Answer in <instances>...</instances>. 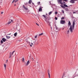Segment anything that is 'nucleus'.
<instances>
[{
	"mask_svg": "<svg viewBox=\"0 0 78 78\" xmlns=\"http://www.w3.org/2000/svg\"><path fill=\"white\" fill-rule=\"evenodd\" d=\"M75 20H74L73 21V25L70 26L69 30L71 33H73V30H74L75 27Z\"/></svg>",
	"mask_w": 78,
	"mask_h": 78,
	"instance_id": "1",
	"label": "nucleus"
},
{
	"mask_svg": "<svg viewBox=\"0 0 78 78\" xmlns=\"http://www.w3.org/2000/svg\"><path fill=\"white\" fill-rule=\"evenodd\" d=\"M42 16H43V17H44V18L45 19V21L47 23H51V22L49 21V20H50V17H48L47 16V18L45 15H43Z\"/></svg>",
	"mask_w": 78,
	"mask_h": 78,
	"instance_id": "2",
	"label": "nucleus"
},
{
	"mask_svg": "<svg viewBox=\"0 0 78 78\" xmlns=\"http://www.w3.org/2000/svg\"><path fill=\"white\" fill-rule=\"evenodd\" d=\"M23 7L24 9H25L26 10H28V6H26L24 5H23Z\"/></svg>",
	"mask_w": 78,
	"mask_h": 78,
	"instance_id": "3",
	"label": "nucleus"
},
{
	"mask_svg": "<svg viewBox=\"0 0 78 78\" xmlns=\"http://www.w3.org/2000/svg\"><path fill=\"white\" fill-rule=\"evenodd\" d=\"M65 23H66V21L64 20H61L60 21V24H65Z\"/></svg>",
	"mask_w": 78,
	"mask_h": 78,
	"instance_id": "4",
	"label": "nucleus"
},
{
	"mask_svg": "<svg viewBox=\"0 0 78 78\" xmlns=\"http://www.w3.org/2000/svg\"><path fill=\"white\" fill-rule=\"evenodd\" d=\"M75 1H78V0H71L69 2L71 3H75Z\"/></svg>",
	"mask_w": 78,
	"mask_h": 78,
	"instance_id": "5",
	"label": "nucleus"
},
{
	"mask_svg": "<svg viewBox=\"0 0 78 78\" xmlns=\"http://www.w3.org/2000/svg\"><path fill=\"white\" fill-rule=\"evenodd\" d=\"M57 2L59 4H61V2H62V1H61V0H58Z\"/></svg>",
	"mask_w": 78,
	"mask_h": 78,
	"instance_id": "6",
	"label": "nucleus"
},
{
	"mask_svg": "<svg viewBox=\"0 0 78 78\" xmlns=\"http://www.w3.org/2000/svg\"><path fill=\"white\" fill-rule=\"evenodd\" d=\"M29 64H30V61H29V60H28L27 62V64H26V66H28Z\"/></svg>",
	"mask_w": 78,
	"mask_h": 78,
	"instance_id": "7",
	"label": "nucleus"
},
{
	"mask_svg": "<svg viewBox=\"0 0 78 78\" xmlns=\"http://www.w3.org/2000/svg\"><path fill=\"white\" fill-rule=\"evenodd\" d=\"M2 40L3 41L5 42L6 41V39L5 38H2Z\"/></svg>",
	"mask_w": 78,
	"mask_h": 78,
	"instance_id": "8",
	"label": "nucleus"
},
{
	"mask_svg": "<svg viewBox=\"0 0 78 78\" xmlns=\"http://www.w3.org/2000/svg\"><path fill=\"white\" fill-rule=\"evenodd\" d=\"M41 77H42V78H44V74L43 73H41V75H40Z\"/></svg>",
	"mask_w": 78,
	"mask_h": 78,
	"instance_id": "9",
	"label": "nucleus"
},
{
	"mask_svg": "<svg viewBox=\"0 0 78 78\" xmlns=\"http://www.w3.org/2000/svg\"><path fill=\"white\" fill-rule=\"evenodd\" d=\"M65 3H66V2H65L64 1H63V2H61V5H64V4H65Z\"/></svg>",
	"mask_w": 78,
	"mask_h": 78,
	"instance_id": "10",
	"label": "nucleus"
},
{
	"mask_svg": "<svg viewBox=\"0 0 78 78\" xmlns=\"http://www.w3.org/2000/svg\"><path fill=\"white\" fill-rule=\"evenodd\" d=\"M11 21H9L8 23H7V24H10V23H11V22H13V21L12 20H10Z\"/></svg>",
	"mask_w": 78,
	"mask_h": 78,
	"instance_id": "11",
	"label": "nucleus"
},
{
	"mask_svg": "<svg viewBox=\"0 0 78 78\" xmlns=\"http://www.w3.org/2000/svg\"><path fill=\"white\" fill-rule=\"evenodd\" d=\"M6 38L7 39H9V38H10L11 37H10L8 36L7 35L6 36Z\"/></svg>",
	"mask_w": 78,
	"mask_h": 78,
	"instance_id": "12",
	"label": "nucleus"
},
{
	"mask_svg": "<svg viewBox=\"0 0 78 78\" xmlns=\"http://www.w3.org/2000/svg\"><path fill=\"white\" fill-rule=\"evenodd\" d=\"M24 4L25 5H27V6H29V4L28 2H25Z\"/></svg>",
	"mask_w": 78,
	"mask_h": 78,
	"instance_id": "13",
	"label": "nucleus"
},
{
	"mask_svg": "<svg viewBox=\"0 0 78 78\" xmlns=\"http://www.w3.org/2000/svg\"><path fill=\"white\" fill-rule=\"evenodd\" d=\"M31 3H32V1L31 0H29V2H28V3L29 4H31Z\"/></svg>",
	"mask_w": 78,
	"mask_h": 78,
	"instance_id": "14",
	"label": "nucleus"
},
{
	"mask_svg": "<svg viewBox=\"0 0 78 78\" xmlns=\"http://www.w3.org/2000/svg\"><path fill=\"white\" fill-rule=\"evenodd\" d=\"M68 25L69 26H71V23H70V21H69Z\"/></svg>",
	"mask_w": 78,
	"mask_h": 78,
	"instance_id": "15",
	"label": "nucleus"
},
{
	"mask_svg": "<svg viewBox=\"0 0 78 78\" xmlns=\"http://www.w3.org/2000/svg\"><path fill=\"white\" fill-rule=\"evenodd\" d=\"M41 11H42V8H41V7H40L39 9V11L40 12Z\"/></svg>",
	"mask_w": 78,
	"mask_h": 78,
	"instance_id": "16",
	"label": "nucleus"
},
{
	"mask_svg": "<svg viewBox=\"0 0 78 78\" xmlns=\"http://www.w3.org/2000/svg\"><path fill=\"white\" fill-rule=\"evenodd\" d=\"M17 32L15 33L14 34V36H15V37L17 36Z\"/></svg>",
	"mask_w": 78,
	"mask_h": 78,
	"instance_id": "17",
	"label": "nucleus"
},
{
	"mask_svg": "<svg viewBox=\"0 0 78 78\" xmlns=\"http://www.w3.org/2000/svg\"><path fill=\"white\" fill-rule=\"evenodd\" d=\"M60 6H61V7H62V8H63V9H65V8H66L64 6V5H61Z\"/></svg>",
	"mask_w": 78,
	"mask_h": 78,
	"instance_id": "18",
	"label": "nucleus"
},
{
	"mask_svg": "<svg viewBox=\"0 0 78 78\" xmlns=\"http://www.w3.org/2000/svg\"><path fill=\"white\" fill-rule=\"evenodd\" d=\"M63 5H64V6H65V7H68V6H67V5L66 4H64Z\"/></svg>",
	"mask_w": 78,
	"mask_h": 78,
	"instance_id": "19",
	"label": "nucleus"
},
{
	"mask_svg": "<svg viewBox=\"0 0 78 78\" xmlns=\"http://www.w3.org/2000/svg\"><path fill=\"white\" fill-rule=\"evenodd\" d=\"M55 28L56 30H59L58 29L59 28H58V27L56 26V25H55Z\"/></svg>",
	"mask_w": 78,
	"mask_h": 78,
	"instance_id": "20",
	"label": "nucleus"
},
{
	"mask_svg": "<svg viewBox=\"0 0 78 78\" xmlns=\"http://www.w3.org/2000/svg\"><path fill=\"white\" fill-rule=\"evenodd\" d=\"M11 52H10V55H9V58H11Z\"/></svg>",
	"mask_w": 78,
	"mask_h": 78,
	"instance_id": "21",
	"label": "nucleus"
},
{
	"mask_svg": "<svg viewBox=\"0 0 78 78\" xmlns=\"http://www.w3.org/2000/svg\"><path fill=\"white\" fill-rule=\"evenodd\" d=\"M51 13H52V11L48 13L49 15H50V14H51Z\"/></svg>",
	"mask_w": 78,
	"mask_h": 78,
	"instance_id": "22",
	"label": "nucleus"
},
{
	"mask_svg": "<svg viewBox=\"0 0 78 78\" xmlns=\"http://www.w3.org/2000/svg\"><path fill=\"white\" fill-rule=\"evenodd\" d=\"M24 61H25V59H24V58H23L22 59V61H23V62H24Z\"/></svg>",
	"mask_w": 78,
	"mask_h": 78,
	"instance_id": "23",
	"label": "nucleus"
},
{
	"mask_svg": "<svg viewBox=\"0 0 78 78\" xmlns=\"http://www.w3.org/2000/svg\"><path fill=\"white\" fill-rule=\"evenodd\" d=\"M48 75L49 76V78H50V73H48Z\"/></svg>",
	"mask_w": 78,
	"mask_h": 78,
	"instance_id": "24",
	"label": "nucleus"
},
{
	"mask_svg": "<svg viewBox=\"0 0 78 78\" xmlns=\"http://www.w3.org/2000/svg\"><path fill=\"white\" fill-rule=\"evenodd\" d=\"M4 66L5 67V69H6V64H4Z\"/></svg>",
	"mask_w": 78,
	"mask_h": 78,
	"instance_id": "25",
	"label": "nucleus"
},
{
	"mask_svg": "<svg viewBox=\"0 0 78 78\" xmlns=\"http://www.w3.org/2000/svg\"><path fill=\"white\" fill-rule=\"evenodd\" d=\"M43 34H44V33H42L41 34H39V36H41V35H43Z\"/></svg>",
	"mask_w": 78,
	"mask_h": 78,
	"instance_id": "26",
	"label": "nucleus"
},
{
	"mask_svg": "<svg viewBox=\"0 0 78 78\" xmlns=\"http://www.w3.org/2000/svg\"><path fill=\"white\" fill-rule=\"evenodd\" d=\"M65 10H66V11H69V9L67 8H66Z\"/></svg>",
	"mask_w": 78,
	"mask_h": 78,
	"instance_id": "27",
	"label": "nucleus"
},
{
	"mask_svg": "<svg viewBox=\"0 0 78 78\" xmlns=\"http://www.w3.org/2000/svg\"><path fill=\"white\" fill-rule=\"evenodd\" d=\"M61 11L62 12H63V14H64V10H62Z\"/></svg>",
	"mask_w": 78,
	"mask_h": 78,
	"instance_id": "28",
	"label": "nucleus"
},
{
	"mask_svg": "<svg viewBox=\"0 0 78 78\" xmlns=\"http://www.w3.org/2000/svg\"><path fill=\"white\" fill-rule=\"evenodd\" d=\"M3 41L2 40L1 41V43L2 44H3Z\"/></svg>",
	"mask_w": 78,
	"mask_h": 78,
	"instance_id": "29",
	"label": "nucleus"
},
{
	"mask_svg": "<svg viewBox=\"0 0 78 78\" xmlns=\"http://www.w3.org/2000/svg\"><path fill=\"white\" fill-rule=\"evenodd\" d=\"M41 3V2H37V5H39Z\"/></svg>",
	"mask_w": 78,
	"mask_h": 78,
	"instance_id": "30",
	"label": "nucleus"
},
{
	"mask_svg": "<svg viewBox=\"0 0 78 78\" xmlns=\"http://www.w3.org/2000/svg\"><path fill=\"white\" fill-rule=\"evenodd\" d=\"M15 52V51H14L12 52V55H13V54L14 53V52Z\"/></svg>",
	"mask_w": 78,
	"mask_h": 78,
	"instance_id": "31",
	"label": "nucleus"
},
{
	"mask_svg": "<svg viewBox=\"0 0 78 78\" xmlns=\"http://www.w3.org/2000/svg\"><path fill=\"white\" fill-rule=\"evenodd\" d=\"M64 1L65 2H67V0H61V1Z\"/></svg>",
	"mask_w": 78,
	"mask_h": 78,
	"instance_id": "32",
	"label": "nucleus"
},
{
	"mask_svg": "<svg viewBox=\"0 0 78 78\" xmlns=\"http://www.w3.org/2000/svg\"><path fill=\"white\" fill-rule=\"evenodd\" d=\"M55 14H58V12H55Z\"/></svg>",
	"mask_w": 78,
	"mask_h": 78,
	"instance_id": "33",
	"label": "nucleus"
},
{
	"mask_svg": "<svg viewBox=\"0 0 78 78\" xmlns=\"http://www.w3.org/2000/svg\"><path fill=\"white\" fill-rule=\"evenodd\" d=\"M69 30H68L67 31V34H69Z\"/></svg>",
	"mask_w": 78,
	"mask_h": 78,
	"instance_id": "34",
	"label": "nucleus"
},
{
	"mask_svg": "<svg viewBox=\"0 0 78 78\" xmlns=\"http://www.w3.org/2000/svg\"><path fill=\"white\" fill-rule=\"evenodd\" d=\"M55 20H58V18H57V17H55Z\"/></svg>",
	"mask_w": 78,
	"mask_h": 78,
	"instance_id": "35",
	"label": "nucleus"
},
{
	"mask_svg": "<svg viewBox=\"0 0 78 78\" xmlns=\"http://www.w3.org/2000/svg\"><path fill=\"white\" fill-rule=\"evenodd\" d=\"M18 2V0H16V1H15V3H16V2Z\"/></svg>",
	"mask_w": 78,
	"mask_h": 78,
	"instance_id": "36",
	"label": "nucleus"
},
{
	"mask_svg": "<svg viewBox=\"0 0 78 78\" xmlns=\"http://www.w3.org/2000/svg\"><path fill=\"white\" fill-rule=\"evenodd\" d=\"M73 14H76V13H76L75 12H73Z\"/></svg>",
	"mask_w": 78,
	"mask_h": 78,
	"instance_id": "37",
	"label": "nucleus"
},
{
	"mask_svg": "<svg viewBox=\"0 0 78 78\" xmlns=\"http://www.w3.org/2000/svg\"><path fill=\"white\" fill-rule=\"evenodd\" d=\"M62 19H64V17H62L61 18V20H62Z\"/></svg>",
	"mask_w": 78,
	"mask_h": 78,
	"instance_id": "38",
	"label": "nucleus"
},
{
	"mask_svg": "<svg viewBox=\"0 0 78 78\" xmlns=\"http://www.w3.org/2000/svg\"><path fill=\"white\" fill-rule=\"evenodd\" d=\"M35 38L36 39L37 38V35H36V36H35Z\"/></svg>",
	"mask_w": 78,
	"mask_h": 78,
	"instance_id": "39",
	"label": "nucleus"
},
{
	"mask_svg": "<svg viewBox=\"0 0 78 78\" xmlns=\"http://www.w3.org/2000/svg\"><path fill=\"white\" fill-rule=\"evenodd\" d=\"M11 33H10L9 34H7V35H11Z\"/></svg>",
	"mask_w": 78,
	"mask_h": 78,
	"instance_id": "40",
	"label": "nucleus"
},
{
	"mask_svg": "<svg viewBox=\"0 0 78 78\" xmlns=\"http://www.w3.org/2000/svg\"><path fill=\"white\" fill-rule=\"evenodd\" d=\"M3 13H4L3 12H1V14H3Z\"/></svg>",
	"mask_w": 78,
	"mask_h": 78,
	"instance_id": "41",
	"label": "nucleus"
},
{
	"mask_svg": "<svg viewBox=\"0 0 78 78\" xmlns=\"http://www.w3.org/2000/svg\"><path fill=\"white\" fill-rule=\"evenodd\" d=\"M48 24H49V26H51V25L50 24V23H48Z\"/></svg>",
	"mask_w": 78,
	"mask_h": 78,
	"instance_id": "42",
	"label": "nucleus"
},
{
	"mask_svg": "<svg viewBox=\"0 0 78 78\" xmlns=\"http://www.w3.org/2000/svg\"><path fill=\"white\" fill-rule=\"evenodd\" d=\"M50 5H53L52 4H51V3H50Z\"/></svg>",
	"mask_w": 78,
	"mask_h": 78,
	"instance_id": "43",
	"label": "nucleus"
},
{
	"mask_svg": "<svg viewBox=\"0 0 78 78\" xmlns=\"http://www.w3.org/2000/svg\"><path fill=\"white\" fill-rule=\"evenodd\" d=\"M18 31H19V33H20V30H19Z\"/></svg>",
	"mask_w": 78,
	"mask_h": 78,
	"instance_id": "44",
	"label": "nucleus"
},
{
	"mask_svg": "<svg viewBox=\"0 0 78 78\" xmlns=\"http://www.w3.org/2000/svg\"><path fill=\"white\" fill-rule=\"evenodd\" d=\"M64 75H65V73H64L63 75V76H62V78H63L64 77Z\"/></svg>",
	"mask_w": 78,
	"mask_h": 78,
	"instance_id": "45",
	"label": "nucleus"
},
{
	"mask_svg": "<svg viewBox=\"0 0 78 78\" xmlns=\"http://www.w3.org/2000/svg\"><path fill=\"white\" fill-rule=\"evenodd\" d=\"M14 1H15V0H13V1L12 2V3H14Z\"/></svg>",
	"mask_w": 78,
	"mask_h": 78,
	"instance_id": "46",
	"label": "nucleus"
},
{
	"mask_svg": "<svg viewBox=\"0 0 78 78\" xmlns=\"http://www.w3.org/2000/svg\"><path fill=\"white\" fill-rule=\"evenodd\" d=\"M30 47H32V46H33L32 45H31V44H30Z\"/></svg>",
	"mask_w": 78,
	"mask_h": 78,
	"instance_id": "47",
	"label": "nucleus"
},
{
	"mask_svg": "<svg viewBox=\"0 0 78 78\" xmlns=\"http://www.w3.org/2000/svg\"><path fill=\"white\" fill-rule=\"evenodd\" d=\"M36 25H38L39 26V24H37V23H36Z\"/></svg>",
	"mask_w": 78,
	"mask_h": 78,
	"instance_id": "48",
	"label": "nucleus"
},
{
	"mask_svg": "<svg viewBox=\"0 0 78 78\" xmlns=\"http://www.w3.org/2000/svg\"><path fill=\"white\" fill-rule=\"evenodd\" d=\"M32 5H34V3H33V2H32Z\"/></svg>",
	"mask_w": 78,
	"mask_h": 78,
	"instance_id": "49",
	"label": "nucleus"
},
{
	"mask_svg": "<svg viewBox=\"0 0 78 78\" xmlns=\"http://www.w3.org/2000/svg\"><path fill=\"white\" fill-rule=\"evenodd\" d=\"M31 45H33V43H31Z\"/></svg>",
	"mask_w": 78,
	"mask_h": 78,
	"instance_id": "50",
	"label": "nucleus"
},
{
	"mask_svg": "<svg viewBox=\"0 0 78 78\" xmlns=\"http://www.w3.org/2000/svg\"><path fill=\"white\" fill-rule=\"evenodd\" d=\"M64 28H62V30H64Z\"/></svg>",
	"mask_w": 78,
	"mask_h": 78,
	"instance_id": "51",
	"label": "nucleus"
},
{
	"mask_svg": "<svg viewBox=\"0 0 78 78\" xmlns=\"http://www.w3.org/2000/svg\"><path fill=\"white\" fill-rule=\"evenodd\" d=\"M48 73H49V70H48Z\"/></svg>",
	"mask_w": 78,
	"mask_h": 78,
	"instance_id": "52",
	"label": "nucleus"
},
{
	"mask_svg": "<svg viewBox=\"0 0 78 78\" xmlns=\"http://www.w3.org/2000/svg\"><path fill=\"white\" fill-rule=\"evenodd\" d=\"M51 34H53V33H51Z\"/></svg>",
	"mask_w": 78,
	"mask_h": 78,
	"instance_id": "53",
	"label": "nucleus"
},
{
	"mask_svg": "<svg viewBox=\"0 0 78 78\" xmlns=\"http://www.w3.org/2000/svg\"><path fill=\"white\" fill-rule=\"evenodd\" d=\"M32 59L33 60H34V59H33V58H32Z\"/></svg>",
	"mask_w": 78,
	"mask_h": 78,
	"instance_id": "54",
	"label": "nucleus"
},
{
	"mask_svg": "<svg viewBox=\"0 0 78 78\" xmlns=\"http://www.w3.org/2000/svg\"><path fill=\"white\" fill-rule=\"evenodd\" d=\"M16 4H15L14 5V6H16Z\"/></svg>",
	"mask_w": 78,
	"mask_h": 78,
	"instance_id": "55",
	"label": "nucleus"
},
{
	"mask_svg": "<svg viewBox=\"0 0 78 78\" xmlns=\"http://www.w3.org/2000/svg\"><path fill=\"white\" fill-rule=\"evenodd\" d=\"M49 3H51V2H50Z\"/></svg>",
	"mask_w": 78,
	"mask_h": 78,
	"instance_id": "56",
	"label": "nucleus"
},
{
	"mask_svg": "<svg viewBox=\"0 0 78 78\" xmlns=\"http://www.w3.org/2000/svg\"><path fill=\"white\" fill-rule=\"evenodd\" d=\"M51 29H52V28L51 27Z\"/></svg>",
	"mask_w": 78,
	"mask_h": 78,
	"instance_id": "57",
	"label": "nucleus"
},
{
	"mask_svg": "<svg viewBox=\"0 0 78 78\" xmlns=\"http://www.w3.org/2000/svg\"><path fill=\"white\" fill-rule=\"evenodd\" d=\"M72 5H70V6H72Z\"/></svg>",
	"mask_w": 78,
	"mask_h": 78,
	"instance_id": "58",
	"label": "nucleus"
},
{
	"mask_svg": "<svg viewBox=\"0 0 78 78\" xmlns=\"http://www.w3.org/2000/svg\"><path fill=\"white\" fill-rule=\"evenodd\" d=\"M7 61H8V60H7Z\"/></svg>",
	"mask_w": 78,
	"mask_h": 78,
	"instance_id": "59",
	"label": "nucleus"
}]
</instances>
